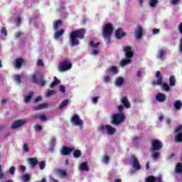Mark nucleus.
<instances>
[{
    "label": "nucleus",
    "mask_w": 182,
    "mask_h": 182,
    "mask_svg": "<svg viewBox=\"0 0 182 182\" xmlns=\"http://www.w3.org/2000/svg\"><path fill=\"white\" fill-rule=\"evenodd\" d=\"M85 33L86 31L85 28L72 31L70 33V43H71L72 46H77L80 43L79 39H85Z\"/></svg>",
    "instance_id": "1"
},
{
    "label": "nucleus",
    "mask_w": 182,
    "mask_h": 182,
    "mask_svg": "<svg viewBox=\"0 0 182 182\" xmlns=\"http://www.w3.org/2000/svg\"><path fill=\"white\" fill-rule=\"evenodd\" d=\"M163 149V143L158 139H154L151 142V154L154 160L156 161L160 156L159 150Z\"/></svg>",
    "instance_id": "2"
},
{
    "label": "nucleus",
    "mask_w": 182,
    "mask_h": 182,
    "mask_svg": "<svg viewBox=\"0 0 182 182\" xmlns=\"http://www.w3.org/2000/svg\"><path fill=\"white\" fill-rule=\"evenodd\" d=\"M156 80H154L151 82L152 86H161L162 90H165V92H170V85L166 82H163V75L160 71H157L156 74Z\"/></svg>",
    "instance_id": "3"
},
{
    "label": "nucleus",
    "mask_w": 182,
    "mask_h": 182,
    "mask_svg": "<svg viewBox=\"0 0 182 182\" xmlns=\"http://www.w3.org/2000/svg\"><path fill=\"white\" fill-rule=\"evenodd\" d=\"M124 53L127 58L120 61V65L122 67L130 65V63H132V58H133L134 55V53L132 50V47L130 46H125L124 48Z\"/></svg>",
    "instance_id": "4"
},
{
    "label": "nucleus",
    "mask_w": 182,
    "mask_h": 182,
    "mask_svg": "<svg viewBox=\"0 0 182 182\" xmlns=\"http://www.w3.org/2000/svg\"><path fill=\"white\" fill-rule=\"evenodd\" d=\"M113 31V26L111 23H107L102 26V36L107 44L110 43V38H112Z\"/></svg>",
    "instance_id": "5"
},
{
    "label": "nucleus",
    "mask_w": 182,
    "mask_h": 182,
    "mask_svg": "<svg viewBox=\"0 0 182 182\" xmlns=\"http://www.w3.org/2000/svg\"><path fill=\"white\" fill-rule=\"evenodd\" d=\"M97 130L102 133L109 134V136L114 134L117 131L116 128L109 124H101L97 127Z\"/></svg>",
    "instance_id": "6"
},
{
    "label": "nucleus",
    "mask_w": 182,
    "mask_h": 182,
    "mask_svg": "<svg viewBox=\"0 0 182 182\" xmlns=\"http://www.w3.org/2000/svg\"><path fill=\"white\" fill-rule=\"evenodd\" d=\"M126 116L122 112L116 113L112 115V123L113 125H119L124 122Z\"/></svg>",
    "instance_id": "7"
},
{
    "label": "nucleus",
    "mask_w": 182,
    "mask_h": 182,
    "mask_svg": "<svg viewBox=\"0 0 182 182\" xmlns=\"http://www.w3.org/2000/svg\"><path fill=\"white\" fill-rule=\"evenodd\" d=\"M70 123L73 124V126H77L79 127L80 130L83 129L84 122L82 120V119H80V117L76 114L71 117Z\"/></svg>",
    "instance_id": "8"
},
{
    "label": "nucleus",
    "mask_w": 182,
    "mask_h": 182,
    "mask_svg": "<svg viewBox=\"0 0 182 182\" xmlns=\"http://www.w3.org/2000/svg\"><path fill=\"white\" fill-rule=\"evenodd\" d=\"M70 69H72V63L68 60H64L58 66V72H66L67 70H70Z\"/></svg>",
    "instance_id": "9"
},
{
    "label": "nucleus",
    "mask_w": 182,
    "mask_h": 182,
    "mask_svg": "<svg viewBox=\"0 0 182 182\" xmlns=\"http://www.w3.org/2000/svg\"><path fill=\"white\" fill-rule=\"evenodd\" d=\"M130 164L135 170H140L141 167L140 163H139V159L134 155L131 156Z\"/></svg>",
    "instance_id": "10"
},
{
    "label": "nucleus",
    "mask_w": 182,
    "mask_h": 182,
    "mask_svg": "<svg viewBox=\"0 0 182 182\" xmlns=\"http://www.w3.org/2000/svg\"><path fill=\"white\" fill-rule=\"evenodd\" d=\"M26 122V119L16 120L11 125V129H18V127H21V126H23Z\"/></svg>",
    "instance_id": "11"
},
{
    "label": "nucleus",
    "mask_w": 182,
    "mask_h": 182,
    "mask_svg": "<svg viewBox=\"0 0 182 182\" xmlns=\"http://www.w3.org/2000/svg\"><path fill=\"white\" fill-rule=\"evenodd\" d=\"M182 126H179L175 129L174 133H177L175 136L176 141H182Z\"/></svg>",
    "instance_id": "12"
},
{
    "label": "nucleus",
    "mask_w": 182,
    "mask_h": 182,
    "mask_svg": "<svg viewBox=\"0 0 182 182\" xmlns=\"http://www.w3.org/2000/svg\"><path fill=\"white\" fill-rule=\"evenodd\" d=\"M134 36L136 39H141L143 36V28L141 26H138L135 30Z\"/></svg>",
    "instance_id": "13"
},
{
    "label": "nucleus",
    "mask_w": 182,
    "mask_h": 182,
    "mask_svg": "<svg viewBox=\"0 0 182 182\" xmlns=\"http://www.w3.org/2000/svg\"><path fill=\"white\" fill-rule=\"evenodd\" d=\"M65 33V30L55 31L54 33V39L55 41H62V35Z\"/></svg>",
    "instance_id": "14"
},
{
    "label": "nucleus",
    "mask_w": 182,
    "mask_h": 182,
    "mask_svg": "<svg viewBox=\"0 0 182 182\" xmlns=\"http://www.w3.org/2000/svg\"><path fill=\"white\" fill-rule=\"evenodd\" d=\"M166 99H167V96L165 94H163L161 92H159L156 95V100L157 102H166Z\"/></svg>",
    "instance_id": "15"
},
{
    "label": "nucleus",
    "mask_w": 182,
    "mask_h": 182,
    "mask_svg": "<svg viewBox=\"0 0 182 182\" xmlns=\"http://www.w3.org/2000/svg\"><path fill=\"white\" fill-rule=\"evenodd\" d=\"M121 103L123 105L125 109H130L131 105L130 102L129 101V99H127V97H123L121 99Z\"/></svg>",
    "instance_id": "16"
},
{
    "label": "nucleus",
    "mask_w": 182,
    "mask_h": 182,
    "mask_svg": "<svg viewBox=\"0 0 182 182\" xmlns=\"http://www.w3.org/2000/svg\"><path fill=\"white\" fill-rule=\"evenodd\" d=\"M123 83H124V78L122 77H118L115 79L114 85L117 87H122L123 86Z\"/></svg>",
    "instance_id": "17"
},
{
    "label": "nucleus",
    "mask_w": 182,
    "mask_h": 182,
    "mask_svg": "<svg viewBox=\"0 0 182 182\" xmlns=\"http://www.w3.org/2000/svg\"><path fill=\"white\" fill-rule=\"evenodd\" d=\"M124 36H126V33H124L122 28H118L115 31V38H117V39H122Z\"/></svg>",
    "instance_id": "18"
},
{
    "label": "nucleus",
    "mask_w": 182,
    "mask_h": 182,
    "mask_svg": "<svg viewBox=\"0 0 182 182\" xmlns=\"http://www.w3.org/2000/svg\"><path fill=\"white\" fill-rule=\"evenodd\" d=\"M73 149L72 148H69L68 146H64L61 151H60V154L63 155V156H68L69 155L70 153L73 152Z\"/></svg>",
    "instance_id": "19"
},
{
    "label": "nucleus",
    "mask_w": 182,
    "mask_h": 182,
    "mask_svg": "<svg viewBox=\"0 0 182 182\" xmlns=\"http://www.w3.org/2000/svg\"><path fill=\"white\" fill-rule=\"evenodd\" d=\"M28 163L31 168H35L38 164V159H36V158H30L28 159Z\"/></svg>",
    "instance_id": "20"
},
{
    "label": "nucleus",
    "mask_w": 182,
    "mask_h": 182,
    "mask_svg": "<svg viewBox=\"0 0 182 182\" xmlns=\"http://www.w3.org/2000/svg\"><path fill=\"white\" fill-rule=\"evenodd\" d=\"M22 63H23V59L22 58H16L14 60V66L16 69H21Z\"/></svg>",
    "instance_id": "21"
},
{
    "label": "nucleus",
    "mask_w": 182,
    "mask_h": 182,
    "mask_svg": "<svg viewBox=\"0 0 182 182\" xmlns=\"http://www.w3.org/2000/svg\"><path fill=\"white\" fill-rule=\"evenodd\" d=\"M80 171H89V165L87 162H82L78 167Z\"/></svg>",
    "instance_id": "22"
},
{
    "label": "nucleus",
    "mask_w": 182,
    "mask_h": 182,
    "mask_svg": "<svg viewBox=\"0 0 182 182\" xmlns=\"http://www.w3.org/2000/svg\"><path fill=\"white\" fill-rule=\"evenodd\" d=\"M166 50L163 49H159L158 50V54L156 55V58L160 59V60H163L164 59V56H166Z\"/></svg>",
    "instance_id": "23"
},
{
    "label": "nucleus",
    "mask_w": 182,
    "mask_h": 182,
    "mask_svg": "<svg viewBox=\"0 0 182 182\" xmlns=\"http://www.w3.org/2000/svg\"><path fill=\"white\" fill-rule=\"evenodd\" d=\"M161 182V176H159L158 178H156L154 176H149L146 178V182Z\"/></svg>",
    "instance_id": "24"
},
{
    "label": "nucleus",
    "mask_w": 182,
    "mask_h": 182,
    "mask_svg": "<svg viewBox=\"0 0 182 182\" xmlns=\"http://www.w3.org/2000/svg\"><path fill=\"white\" fill-rule=\"evenodd\" d=\"M32 97H33V92H29L27 95L24 97L23 102L24 103H29L31 100H32Z\"/></svg>",
    "instance_id": "25"
},
{
    "label": "nucleus",
    "mask_w": 182,
    "mask_h": 182,
    "mask_svg": "<svg viewBox=\"0 0 182 182\" xmlns=\"http://www.w3.org/2000/svg\"><path fill=\"white\" fill-rule=\"evenodd\" d=\"M48 107V103H43L39 105L38 106L34 107V110H42L43 109H46Z\"/></svg>",
    "instance_id": "26"
},
{
    "label": "nucleus",
    "mask_w": 182,
    "mask_h": 182,
    "mask_svg": "<svg viewBox=\"0 0 182 182\" xmlns=\"http://www.w3.org/2000/svg\"><path fill=\"white\" fill-rule=\"evenodd\" d=\"M58 173L59 177L61 178H65L68 176V173L65 170L59 169L58 170Z\"/></svg>",
    "instance_id": "27"
},
{
    "label": "nucleus",
    "mask_w": 182,
    "mask_h": 182,
    "mask_svg": "<svg viewBox=\"0 0 182 182\" xmlns=\"http://www.w3.org/2000/svg\"><path fill=\"white\" fill-rule=\"evenodd\" d=\"M53 81L52 82V83L50 85V87L51 89H53V87H55V86H56V85H59V83H60V80H59L58 79V77H53Z\"/></svg>",
    "instance_id": "28"
},
{
    "label": "nucleus",
    "mask_w": 182,
    "mask_h": 182,
    "mask_svg": "<svg viewBox=\"0 0 182 182\" xmlns=\"http://www.w3.org/2000/svg\"><path fill=\"white\" fill-rule=\"evenodd\" d=\"M53 95H56V91L53 90H47L46 91L45 95L46 97H50V96H53Z\"/></svg>",
    "instance_id": "29"
},
{
    "label": "nucleus",
    "mask_w": 182,
    "mask_h": 182,
    "mask_svg": "<svg viewBox=\"0 0 182 182\" xmlns=\"http://www.w3.org/2000/svg\"><path fill=\"white\" fill-rule=\"evenodd\" d=\"M62 26V21H54L53 23V29L54 31H58V28Z\"/></svg>",
    "instance_id": "30"
},
{
    "label": "nucleus",
    "mask_w": 182,
    "mask_h": 182,
    "mask_svg": "<svg viewBox=\"0 0 182 182\" xmlns=\"http://www.w3.org/2000/svg\"><path fill=\"white\" fill-rule=\"evenodd\" d=\"M173 106L176 110H180L181 109L182 102L180 100H177L173 103Z\"/></svg>",
    "instance_id": "31"
},
{
    "label": "nucleus",
    "mask_w": 182,
    "mask_h": 182,
    "mask_svg": "<svg viewBox=\"0 0 182 182\" xmlns=\"http://www.w3.org/2000/svg\"><path fill=\"white\" fill-rule=\"evenodd\" d=\"M157 4H159V0H149V4L151 8H156L157 6Z\"/></svg>",
    "instance_id": "32"
},
{
    "label": "nucleus",
    "mask_w": 182,
    "mask_h": 182,
    "mask_svg": "<svg viewBox=\"0 0 182 182\" xmlns=\"http://www.w3.org/2000/svg\"><path fill=\"white\" fill-rule=\"evenodd\" d=\"M176 77L174 75H171L169 78V85L170 86H176Z\"/></svg>",
    "instance_id": "33"
},
{
    "label": "nucleus",
    "mask_w": 182,
    "mask_h": 182,
    "mask_svg": "<svg viewBox=\"0 0 182 182\" xmlns=\"http://www.w3.org/2000/svg\"><path fill=\"white\" fill-rule=\"evenodd\" d=\"M175 172L176 173H182V164L178 163L176 164L175 168Z\"/></svg>",
    "instance_id": "34"
},
{
    "label": "nucleus",
    "mask_w": 182,
    "mask_h": 182,
    "mask_svg": "<svg viewBox=\"0 0 182 182\" xmlns=\"http://www.w3.org/2000/svg\"><path fill=\"white\" fill-rule=\"evenodd\" d=\"M21 178L24 182L29 181V178H31V176L28 173H25L21 176Z\"/></svg>",
    "instance_id": "35"
},
{
    "label": "nucleus",
    "mask_w": 182,
    "mask_h": 182,
    "mask_svg": "<svg viewBox=\"0 0 182 182\" xmlns=\"http://www.w3.org/2000/svg\"><path fill=\"white\" fill-rule=\"evenodd\" d=\"M109 72H111V73H113L114 75L117 74V67L114 66V65H112L109 67Z\"/></svg>",
    "instance_id": "36"
},
{
    "label": "nucleus",
    "mask_w": 182,
    "mask_h": 182,
    "mask_svg": "<svg viewBox=\"0 0 182 182\" xmlns=\"http://www.w3.org/2000/svg\"><path fill=\"white\" fill-rule=\"evenodd\" d=\"M73 157H75V159H79V157H80V156H82V152L79 150H75L73 154Z\"/></svg>",
    "instance_id": "37"
},
{
    "label": "nucleus",
    "mask_w": 182,
    "mask_h": 182,
    "mask_svg": "<svg viewBox=\"0 0 182 182\" xmlns=\"http://www.w3.org/2000/svg\"><path fill=\"white\" fill-rule=\"evenodd\" d=\"M38 75H39V72L35 73L34 75L32 76L33 83H38Z\"/></svg>",
    "instance_id": "38"
},
{
    "label": "nucleus",
    "mask_w": 182,
    "mask_h": 182,
    "mask_svg": "<svg viewBox=\"0 0 182 182\" xmlns=\"http://www.w3.org/2000/svg\"><path fill=\"white\" fill-rule=\"evenodd\" d=\"M68 103H69V100H65L64 101H63L61 102V104L60 105V107L59 108L60 109H63V107H65V106H68Z\"/></svg>",
    "instance_id": "39"
},
{
    "label": "nucleus",
    "mask_w": 182,
    "mask_h": 182,
    "mask_svg": "<svg viewBox=\"0 0 182 182\" xmlns=\"http://www.w3.org/2000/svg\"><path fill=\"white\" fill-rule=\"evenodd\" d=\"M14 81L16 82V83H17L18 85H19V83H21V75H15L14 77Z\"/></svg>",
    "instance_id": "40"
},
{
    "label": "nucleus",
    "mask_w": 182,
    "mask_h": 182,
    "mask_svg": "<svg viewBox=\"0 0 182 182\" xmlns=\"http://www.w3.org/2000/svg\"><path fill=\"white\" fill-rule=\"evenodd\" d=\"M23 151L24 153H28V151H29V145H28V144H24L23 145Z\"/></svg>",
    "instance_id": "41"
},
{
    "label": "nucleus",
    "mask_w": 182,
    "mask_h": 182,
    "mask_svg": "<svg viewBox=\"0 0 182 182\" xmlns=\"http://www.w3.org/2000/svg\"><path fill=\"white\" fill-rule=\"evenodd\" d=\"M38 166L41 170H43V168H45V166H46V162H45V161H41L38 163Z\"/></svg>",
    "instance_id": "42"
},
{
    "label": "nucleus",
    "mask_w": 182,
    "mask_h": 182,
    "mask_svg": "<svg viewBox=\"0 0 182 182\" xmlns=\"http://www.w3.org/2000/svg\"><path fill=\"white\" fill-rule=\"evenodd\" d=\"M110 160V158H109L108 156H104L102 159V163H105V164H107Z\"/></svg>",
    "instance_id": "43"
},
{
    "label": "nucleus",
    "mask_w": 182,
    "mask_h": 182,
    "mask_svg": "<svg viewBox=\"0 0 182 182\" xmlns=\"http://www.w3.org/2000/svg\"><path fill=\"white\" fill-rule=\"evenodd\" d=\"M35 130H36V132H42V129H43V127H42V126L39 125V124H36L34 127Z\"/></svg>",
    "instance_id": "44"
},
{
    "label": "nucleus",
    "mask_w": 182,
    "mask_h": 182,
    "mask_svg": "<svg viewBox=\"0 0 182 182\" xmlns=\"http://www.w3.org/2000/svg\"><path fill=\"white\" fill-rule=\"evenodd\" d=\"M100 53V51L97 48H95L92 50V52L91 53V55L92 56H96V55H99Z\"/></svg>",
    "instance_id": "45"
},
{
    "label": "nucleus",
    "mask_w": 182,
    "mask_h": 182,
    "mask_svg": "<svg viewBox=\"0 0 182 182\" xmlns=\"http://www.w3.org/2000/svg\"><path fill=\"white\" fill-rule=\"evenodd\" d=\"M100 44V43H95L93 41H90V46L92 48H97V46H99Z\"/></svg>",
    "instance_id": "46"
},
{
    "label": "nucleus",
    "mask_w": 182,
    "mask_h": 182,
    "mask_svg": "<svg viewBox=\"0 0 182 182\" xmlns=\"http://www.w3.org/2000/svg\"><path fill=\"white\" fill-rule=\"evenodd\" d=\"M15 170H16V168H15V166H11L9 170V173L14 176V174H15Z\"/></svg>",
    "instance_id": "47"
},
{
    "label": "nucleus",
    "mask_w": 182,
    "mask_h": 182,
    "mask_svg": "<svg viewBox=\"0 0 182 182\" xmlns=\"http://www.w3.org/2000/svg\"><path fill=\"white\" fill-rule=\"evenodd\" d=\"M110 80H111V78H110L109 75H105L104 76V82L105 83H109V82H110Z\"/></svg>",
    "instance_id": "48"
},
{
    "label": "nucleus",
    "mask_w": 182,
    "mask_h": 182,
    "mask_svg": "<svg viewBox=\"0 0 182 182\" xmlns=\"http://www.w3.org/2000/svg\"><path fill=\"white\" fill-rule=\"evenodd\" d=\"M180 0H170V4L171 5H177L178 4H179Z\"/></svg>",
    "instance_id": "49"
},
{
    "label": "nucleus",
    "mask_w": 182,
    "mask_h": 182,
    "mask_svg": "<svg viewBox=\"0 0 182 182\" xmlns=\"http://www.w3.org/2000/svg\"><path fill=\"white\" fill-rule=\"evenodd\" d=\"M37 83L41 86H45V85H46V81H45V80H40Z\"/></svg>",
    "instance_id": "50"
},
{
    "label": "nucleus",
    "mask_w": 182,
    "mask_h": 182,
    "mask_svg": "<svg viewBox=\"0 0 182 182\" xmlns=\"http://www.w3.org/2000/svg\"><path fill=\"white\" fill-rule=\"evenodd\" d=\"M0 32L4 36H7L8 35V33H6V28H2Z\"/></svg>",
    "instance_id": "51"
},
{
    "label": "nucleus",
    "mask_w": 182,
    "mask_h": 182,
    "mask_svg": "<svg viewBox=\"0 0 182 182\" xmlns=\"http://www.w3.org/2000/svg\"><path fill=\"white\" fill-rule=\"evenodd\" d=\"M152 33H153V35H159V33H160V29H159V28H154L152 30Z\"/></svg>",
    "instance_id": "52"
},
{
    "label": "nucleus",
    "mask_w": 182,
    "mask_h": 182,
    "mask_svg": "<svg viewBox=\"0 0 182 182\" xmlns=\"http://www.w3.org/2000/svg\"><path fill=\"white\" fill-rule=\"evenodd\" d=\"M59 90L62 93H65V92H66V87L64 85H60L59 87Z\"/></svg>",
    "instance_id": "53"
},
{
    "label": "nucleus",
    "mask_w": 182,
    "mask_h": 182,
    "mask_svg": "<svg viewBox=\"0 0 182 182\" xmlns=\"http://www.w3.org/2000/svg\"><path fill=\"white\" fill-rule=\"evenodd\" d=\"M3 177H5V173L2 171V166L0 165V179H2Z\"/></svg>",
    "instance_id": "54"
},
{
    "label": "nucleus",
    "mask_w": 182,
    "mask_h": 182,
    "mask_svg": "<svg viewBox=\"0 0 182 182\" xmlns=\"http://www.w3.org/2000/svg\"><path fill=\"white\" fill-rule=\"evenodd\" d=\"M178 31L181 35H182V22L178 26Z\"/></svg>",
    "instance_id": "55"
},
{
    "label": "nucleus",
    "mask_w": 182,
    "mask_h": 182,
    "mask_svg": "<svg viewBox=\"0 0 182 182\" xmlns=\"http://www.w3.org/2000/svg\"><path fill=\"white\" fill-rule=\"evenodd\" d=\"M39 119L41 122H45L46 120V116L45 114H40Z\"/></svg>",
    "instance_id": "56"
},
{
    "label": "nucleus",
    "mask_w": 182,
    "mask_h": 182,
    "mask_svg": "<svg viewBox=\"0 0 182 182\" xmlns=\"http://www.w3.org/2000/svg\"><path fill=\"white\" fill-rule=\"evenodd\" d=\"M42 100V96H38L35 100L34 102L35 103H38V102H41Z\"/></svg>",
    "instance_id": "57"
},
{
    "label": "nucleus",
    "mask_w": 182,
    "mask_h": 182,
    "mask_svg": "<svg viewBox=\"0 0 182 182\" xmlns=\"http://www.w3.org/2000/svg\"><path fill=\"white\" fill-rule=\"evenodd\" d=\"M40 117H41V114H33L31 115V119H39Z\"/></svg>",
    "instance_id": "58"
},
{
    "label": "nucleus",
    "mask_w": 182,
    "mask_h": 182,
    "mask_svg": "<svg viewBox=\"0 0 182 182\" xmlns=\"http://www.w3.org/2000/svg\"><path fill=\"white\" fill-rule=\"evenodd\" d=\"M21 36H22V33H21L20 31L15 33V38H21Z\"/></svg>",
    "instance_id": "59"
},
{
    "label": "nucleus",
    "mask_w": 182,
    "mask_h": 182,
    "mask_svg": "<svg viewBox=\"0 0 182 182\" xmlns=\"http://www.w3.org/2000/svg\"><path fill=\"white\" fill-rule=\"evenodd\" d=\"M50 144L51 146H54V144H56V139L54 137L51 139Z\"/></svg>",
    "instance_id": "60"
},
{
    "label": "nucleus",
    "mask_w": 182,
    "mask_h": 182,
    "mask_svg": "<svg viewBox=\"0 0 182 182\" xmlns=\"http://www.w3.org/2000/svg\"><path fill=\"white\" fill-rule=\"evenodd\" d=\"M118 110L119 112H123V110H124V107L123 105H119Z\"/></svg>",
    "instance_id": "61"
},
{
    "label": "nucleus",
    "mask_w": 182,
    "mask_h": 182,
    "mask_svg": "<svg viewBox=\"0 0 182 182\" xmlns=\"http://www.w3.org/2000/svg\"><path fill=\"white\" fill-rule=\"evenodd\" d=\"M37 65L38 66H43V61H42L41 60H38Z\"/></svg>",
    "instance_id": "62"
},
{
    "label": "nucleus",
    "mask_w": 182,
    "mask_h": 182,
    "mask_svg": "<svg viewBox=\"0 0 182 182\" xmlns=\"http://www.w3.org/2000/svg\"><path fill=\"white\" fill-rule=\"evenodd\" d=\"M16 22L17 25H21V18L17 17L16 19Z\"/></svg>",
    "instance_id": "63"
},
{
    "label": "nucleus",
    "mask_w": 182,
    "mask_h": 182,
    "mask_svg": "<svg viewBox=\"0 0 182 182\" xmlns=\"http://www.w3.org/2000/svg\"><path fill=\"white\" fill-rule=\"evenodd\" d=\"M136 76H137V77H141V70L137 71Z\"/></svg>",
    "instance_id": "64"
}]
</instances>
